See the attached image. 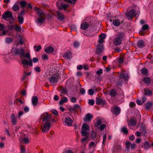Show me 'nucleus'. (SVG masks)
I'll use <instances>...</instances> for the list:
<instances>
[{
	"label": "nucleus",
	"instance_id": "3",
	"mask_svg": "<svg viewBox=\"0 0 153 153\" xmlns=\"http://www.w3.org/2000/svg\"><path fill=\"white\" fill-rule=\"evenodd\" d=\"M24 48L21 47L20 48H15L13 49L14 53L17 55H19L21 56L24 55Z\"/></svg>",
	"mask_w": 153,
	"mask_h": 153
},
{
	"label": "nucleus",
	"instance_id": "28",
	"mask_svg": "<svg viewBox=\"0 0 153 153\" xmlns=\"http://www.w3.org/2000/svg\"><path fill=\"white\" fill-rule=\"evenodd\" d=\"M92 116L90 114H88L85 116V120L89 121L92 119Z\"/></svg>",
	"mask_w": 153,
	"mask_h": 153
},
{
	"label": "nucleus",
	"instance_id": "5",
	"mask_svg": "<svg viewBox=\"0 0 153 153\" xmlns=\"http://www.w3.org/2000/svg\"><path fill=\"white\" fill-rule=\"evenodd\" d=\"M59 75L56 74L52 75L49 78V82L51 83H55L57 82L58 80Z\"/></svg>",
	"mask_w": 153,
	"mask_h": 153
},
{
	"label": "nucleus",
	"instance_id": "33",
	"mask_svg": "<svg viewBox=\"0 0 153 153\" xmlns=\"http://www.w3.org/2000/svg\"><path fill=\"white\" fill-rule=\"evenodd\" d=\"M13 41V39L11 38L7 37L5 39V42L8 44L11 43Z\"/></svg>",
	"mask_w": 153,
	"mask_h": 153
},
{
	"label": "nucleus",
	"instance_id": "55",
	"mask_svg": "<svg viewBox=\"0 0 153 153\" xmlns=\"http://www.w3.org/2000/svg\"><path fill=\"white\" fill-rule=\"evenodd\" d=\"M23 140L25 143H27L29 142V140L28 138L27 137H25L23 139Z\"/></svg>",
	"mask_w": 153,
	"mask_h": 153
},
{
	"label": "nucleus",
	"instance_id": "57",
	"mask_svg": "<svg viewBox=\"0 0 153 153\" xmlns=\"http://www.w3.org/2000/svg\"><path fill=\"white\" fill-rule=\"evenodd\" d=\"M94 93L93 90L92 89H90L88 91V93L90 95H93Z\"/></svg>",
	"mask_w": 153,
	"mask_h": 153
},
{
	"label": "nucleus",
	"instance_id": "63",
	"mask_svg": "<svg viewBox=\"0 0 153 153\" xmlns=\"http://www.w3.org/2000/svg\"><path fill=\"white\" fill-rule=\"evenodd\" d=\"M38 61V59L36 57L33 58V63H36Z\"/></svg>",
	"mask_w": 153,
	"mask_h": 153
},
{
	"label": "nucleus",
	"instance_id": "6",
	"mask_svg": "<svg viewBox=\"0 0 153 153\" xmlns=\"http://www.w3.org/2000/svg\"><path fill=\"white\" fill-rule=\"evenodd\" d=\"M51 124L49 122H47L46 123L43 125L42 127V131L43 133H46L49 130Z\"/></svg>",
	"mask_w": 153,
	"mask_h": 153
},
{
	"label": "nucleus",
	"instance_id": "16",
	"mask_svg": "<svg viewBox=\"0 0 153 153\" xmlns=\"http://www.w3.org/2000/svg\"><path fill=\"white\" fill-rule=\"evenodd\" d=\"M38 101V98L37 96H33L32 97V102L34 106H36L37 105Z\"/></svg>",
	"mask_w": 153,
	"mask_h": 153
},
{
	"label": "nucleus",
	"instance_id": "4",
	"mask_svg": "<svg viewBox=\"0 0 153 153\" xmlns=\"http://www.w3.org/2000/svg\"><path fill=\"white\" fill-rule=\"evenodd\" d=\"M56 6L59 9H65L68 7V5L62 2V0H59L56 3Z\"/></svg>",
	"mask_w": 153,
	"mask_h": 153
},
{
	"label": "nucleus",
	"instance_id": "51",
	"mask_svg": "<svg viewBox=\"0 0 153 153\" xmlns=\"http://www.w3.org/2000/svg\"><path fill=\"white\" fill-rule=\"evenodd\" d=\"M70 29L72 30H75L76 29V26L74 25H72L70 26Z\"/></svg>",
	"mask_w": 153,
	"mask_h": 153
},
{
	"label": "nucleus",
	"instance_id": "13",
	"mask_svg": "<svg viewBox=\"0 0 153 153\" xmlns=\"http://www.w3.org/2000/svg\"><path fill=\"white\" fill-rule=\"evenodd\" d=\"M120 77L121 78L124 79L125 81L127 80L129 78L128 74L125 72H122L120 75Z\"/></svg>",
	"mask_w": 153,
	"mask_h": 153
},
{
	"label": "nucleus",
	"instance_id": "30",
	"mask_svg": "<svg viewBox=\"0 0 153 153\" xmlns=\"http://www.w3.org/2000/svg\"><path fill=\"white\" fill-rule=\"evenodd\" d=\"M120 24V21L118 19H115L113 21V24L115 26H118Z\"/></svg>",
	"mask_w": 153,
	"mask_h": 153
},
{
	"label": "nucleus",
	"instance_id": "14",
	"mask_svg": "<svg viewBox=\"0 0 153 153\" xmlns=\"http://www.w3.org/2000/svg\"><path fill=\"white\" fill-rule=\"evenodd\" d=\"M58 16V19L60 21H62L65 19V16L61 13L59 11L56 12Z\"/></svg>",
	"mask_w": 153,
	"mask_h": 153
},
{
	"label": "nucleus",
	"instance_id": "27",
	"mask_svg": "<svg viewBox=\"0 0 153 153\" xmlns=\"http://www.w3.org/2000/svg\"><path fill=\"white\" fill-rule=\"evenodd\" d=\"M153 105V104L151 102H147L146 104V108L147 109L149 110L151 108Z\"/></svg>",
	"mask_w": 153,
	"mask_h": 153
},
{
	"label": "nucleus",
	"instance_id": "20",
	"mask_svg": "<svg viewBox=\"0 0 153 153\" xmlns=\"http://www.w3.org/2000/svg\"><path fill=\"white\" fill-rule=\"evenodd\" d=\"M51 116L49 114H47L44 116L43 121H46L47 122L51 121Z\"/></svg>",
	"mask_w": 153,
	"mask_h": 153
},
{
	"label": "nucleus",
	"instance_id": "18",
	"mask_svg": "<svg viewBox=\"0 0 153 153\" xmlns=\"http://www.w3.org/2000/svg\"><path fill=\"white\" fill-rule=\"evenodd\" d=\"M65 122L66 125L68 126H70L72 123V121L70 117H67L65 118Z\"/></svg>",
	"mask_w": 153,
	"mask_h": 153
},
{
	"label": "nucleus",
	"instance_id": "52",
	"mask_svg": "<svg viewBox=\"0 0 153 153\" xmlns=\"http://www.w3.org/2000/svg\"><path fill=\"white\" fill-rule=\"evenodd\" d=\"M34 48H36V51H39L41 48V47L40 45L39 46H34Z\"/></svg>",
	"mask_w": 153,
	"mask_h": 153
},
{
	"label": "nucleus",
	"instance_id": "25",
	"mask_svg": "<svg viewBox=\"0 0 153 153\" xmlns=\"http://www.w3.org/2000/svg\"><path fill=\"white\" fill-rule=\"evenodd\" d=\"M45 19L42 17L41 16H39V18H38L37 20L36 21L37 23H42L44 21Z\"/></svg>",
	"mask_w": 153,
	"mask_h": 153
},
{
	"label": "nucleus",
	"instance_id": "22",
	"mask_svg": "<svg viewBox=\"0 0 153 153\" xmlns=\"http://www.w3.org/2000/svg\"><path fill=\"white\" fill-rule=\"evenodd\" d=\"M64 57L67 59H70L72 57V54L69 52L65 53L63 54Z\"/></svg>",
	"mask_w": 153,
	"mask_h": 153
},
{
	"label": "nucleus",
	"instance_id": "11",
	"mask_svg": "<svg viewBox=\"0 0 153 153\" xmlns=\"http://www.w3.org/2000/svg\"><path fill=\"white\" fill-rule=\"evenodd\" d=\"M111 111L113 113L116 115H118L120 113V108L119 107L116 106L112 107L111 109Z\"/></svg>",
	"mask_w": 153,
	"mask_h": 153
},
{
	"label": "nucleus",
	"instance_id": "43",
	"mask_svg": "<svg viewBox=\"0 0 153 153\" xmlns=\"http://www.w3.org/2000/svg\"><path fill=\"white\" fill-rule=\"evenodd\" d=\"M22 56H23L24 57L26 58L27 59H30V55L29 53H27L25 54V53L24 52V55Z\"/></svg>",
	"mask_w": 153,
	"mask_h": 153
},
{
	"label": "nucleus",
	"instance_id": "8",
	"mask_svg": "<svg viewBox=\"0 0 153 153\" xmlns=\"http://www.w3.org/2000/svg\"><path fill=\"white\" fill-rule=\"evenodd\" d=\"M22 64L24 65V67H25V65H28L33 66V63L32 60L31 59H30L28 60L26 59H22L21 61Z\"/></svg>",
	"mask_w": 153,
	"mask_h": 153
},
{
	"label": "nucleus",
	"instance_id": "64",
	"mask_svg": "<svg viewBox=\"0 0 153 153\" xmlns=\"http://www.w3.org/2000/svg\"><path fill=\"white\" fill-rule=\"evenodd\" d=\"M21 151L22 152H25V148L24 147L22 146V145H21Z\"/></svg>",
	"mask_w": 153,
	"mask_h": 153
},
{
	"label": "nucleus",
	"instance_id": "38",
	"mask_svg": "<svg viewBox=\"0 0 153 153\" xmlns=\"http://www.w3.org/2000/svg\"><path fill=\"white\" fill-rule=\"evenodd\" d=\"M13 9L14 11H17L19 9V7L17 4H15L13 6Z\"/></svg>",
	"mask_w": 153,
	"mask_h": 153
},
{
	"label": "nucleus",
	"instance_id": "29",
	"mask_svg": "<svg viewBox=\"0 0 153 153\" xmlns=\"http://www.w3.org/2000/svg\"><path fill=\"white\" fill-rule=\"evenodd\" d=\"M143 81L147 84H150L151 82L150 78L148 77L144 78L143 79Z\"/></svg>",
	"mask_w": 153,
	"mask_h": 153
},
{
	"label": "nucleus",
	"instance_id": "60",
	"mask_svg": "<svg viewBox=\"0 0 153 153\" xmlns=\"http://www.w3.org/2000/svg\"><path fill=\"white\" fill-rule=\"evenodd\" d=\"M79 107V105H78L77 104H75L73 106V108H71V109L73 110H74L75 109L78 108Z\"/></svg>",
	"mask_w": 153,
	"mask_h": 153
},
{
	"label": "nucleus",
	"instance_id": "23",
	"mask_svg": "<svg viewBox=\"0 0 153 153\" xmlns=\"http://www.w3.org/2000/svg\"><path fill=\"white\" fill-rule=\"evenodd\" d=\"M137 45L138 47L140 48H143L145 46V44L143 40H140L138 41Z\"/></svg>",
	"mask_w": 153,
	"mask_h": 153
},
{
	"label": "nucleus",
	"instance_id": "45",
	"mask_svg": "<svg viewBox=\"0 0 153 153\" xmlns=\"http://www.w3.org/2000/svg\"><path fill=\"white\" fill-rule=\"evenodd\" d=\"M106 134L105 133L103 137V141L102 142L103 144H105V143L106 141Z\"/></svg>",
	"mask_w": 153,
	"mask_h": 153
},
{
	"label": "nucleus",
	"instance_id": "17",
	"mask_svg": "<svg viewBox=\"0 0 153 153\" xmlns=\"http://www.w3.org/2000/svg\"><path fill=\"white\" fill-rule=\"evenodd\" d=\"M10 117L12 124L13 125H15L17 123V120L15 114H12Z\"/></svg>",
	"mask_w": 153,
	"mask_h": 153
},
{
	"label": "nucleus",
	"instance_id": "48",
	"mask_svg": "<svg viewBox=\"0 0 153 153\" xmlns=\"http://www.w3.org/2000/svg\"><path fill=\"white\" fill-rule=\"evenodd\" d=\"M106 127V126L104 124H101L100 127H99V128L100 130L101 131L103 130Z\"/></svg>",
	"mask_w": 153,
	"mask_h": 153
},
{
	"label": "nucleus",
	"instance_id": "19",
	"mask_svg": "<svg viewBox=\"0 0 153 153\" xmlns=\"http://www.w3.org/2000/svg\"><path fill=\"white\" fill-rule=\"evenodd\" d=\"M89 24L86 22H84L81 24V28L83 30H85L89 27Z\"/></svg>",
	"mask_w": 153,
	"mask_h": 153
},
{
	"label": "nucleus",
	"instance_id": "31",
	"mask_svg": "<svg viewBox=\"0 0 153 153\" xmlns=\"http://www.w3.org/2000/svg\"><path fill=\"white\" fill-rule=\"evenodd\" d=\"M18 19L19 22L20 24H22L23 23L24 21V19L23 17L20 15H19L18 16Z\"/></svg>",
	"mask_w": 153,
	"mask_h": 153
},
{
	"label": "nucleus",
	"instance_id": "9",
	"mask_svg": "<svg viewBox=\"0 0 153 153\" xmlns=\"http://www.w3.org/2000/svg\"><path fill=\"white\" fill-rule=\"evenodd\" d=\"M126 15L128 18H132L133 16H136L135 10L134 9L131 10L128 13H126Z\"/></svg>",
	"mask_w": 153,
	"mask_h": 153
},
{
	"label": "nucleus",
	"instance_id": "44",
	"mask_svg": "<svg viewBox=\"0 0 153 153\" xmlns=\"http://www.w3.org/2000/svg\"><path fill=\"white\" fill-rule=\"evenodd\" d=\"M87 135H88V136H84L85 137L82 139L81 140V142L82 143H83L84 141H86L88 139L89 134H87Z\"/></svg>",
	"mask_w": 153,
	"mask_h": 153
},
{
	"label": "nucleus",
	"instance_id": "7",
	"mask_svg": "<svg viewBox=\"0 0 153 153\" xmlns=\"http://www.w3.org/2000/svg\"><path fill=\"white\" fill-rule=\"evenodd\" d=\"M104 48L103 45L102 44H98L97 45L96 53L98 56L102 55L101 54Z\"/></svg>",
	"mask_w": 153,
	"mask_h": 153
},
{
	"label": "nucleus",
	"instance_id": "1",
	"mask_svg": "<svg viewBox=\"0 0 153 153\" xmlns=\"http://www.w3.org/2000/svg\"><path fill=\"white\" fill-rule=\"evenodd\" d=\"M125 36L124 34L122 32H119L116 34V37L114 39L113 43L114 45L118 46L120 45Z\"/></svg>",
	"mask_w": 153,
	"mask_h": 153
},
{
	"label": "nucleus",
	"instance_id": "37",
	"mask_svg": "<svg viewBox=\"0 0 153 153\" xmlns=\"http://www.w3.org/2000/svg\"><path fill=\"white\" fill-rule=\"evenodd\" d=\"M37 12V13L39 15V16H41L42 15H45L41 9L40 8H39Z\"/></svg>",
	"mask_w": 153,
	"mask_h": 153
},
{
	"label": "nucleus",
	"instance_id": "12",
	"mask_svg": "<svg viewBox=\"0 0 153 153\" xmlns=\"http://www.w3.org/2000/svg\"><path fill=\"white\" fill-rule=\"evenodd\" d=\"M96 102L97 105L101 104L102 105H104L106 104V102L105 100H103L101 98H97Z\"/></svg>",
	"mask_w": 153,
	"mask_h": 153
},
{
	"label": "nucleus",
	"instance_id": "39",
	"mask_svg": "<svg viewBox=\"0 0 153 153\" xmlns=\"http://www.w3.org/2000/svg\"><path fill=\"white\" fill-rule=\"evenodd\" d=\"M130 124L132 126H134L135 125L136 122L134 120L131 119L130 120Z\"/></svg>",
	"mask_w": 153,
	"mask_h": 153
},
{
	"label": "nucleus",
	"instance_id": "62",
	"mask_svg": "<svg viewBox=\"0 0 153 153\" xmlns=\"http://www.w3.org/2000/svg\"><path fill=\"white\" fill-rule=\"evenodd\" d=\"M131 143L127 141L126 142V148H128L130 147Z\"/></svg>",
	"mask_w": 153,
	"mask_h": 153
},
{
	"label": "nucleus",
	"instance_id": "35",
	"mask_svg": "<svg viewBox=\"0 0 153 153\" xmlns=\"http://www.w3.org/2000/svg\"><path fill=\"white\" fill-rule=\"evenodd\" d=\"M145 94L146 95H151L152 93L151 91L148 89H145Z\"/></svg>",
	"mask_w": 153,
	"mask_h": 153
},
{
	"label": "nucleus",
	"instance_id": "24",
	"mask_svg": "<svg viewBox=\"0 0 153 153\" xmlns=\"http://www.w3.org/2000/svg\"><path fill=\"white\" fill-rule=\"evenodd\" d=\"M68 101V99L66 97H63L59 102V104L60 105H62L64 103Z\"/></svg>",
	"mask_w": 153,
	"mask_h": 153
},
{
	"label": "nucleus",
	"instance_id": "50",
	"mask_svg": "<svg viewBox=\"0 0 153 153\" xmlns=\"http://www.w3.org/2000/svg\"><path fill=\"white\" fill-rule=\"evenodd\" d=\"M79 43L77 42H75L74 43V47L75 48H78L79 45Z\"/></svg>",
	"mask_w": 153,
	"mask_h": 153
},
{
	"label": "nucleus",
	"instance_id": "15",
	"mask_svg": "<svg viewBox=\"0 0 153 153\" xmlns=\"http://www.w3.org/2000/svg\"><path fill=\"white\" fill-rule=\"evenodd\" d=\"M54 49L53 47L51 46H48L45 48V51L48 53H52L53 52Z\"/></svg>",
	"mask_w": 153,
	"mask_h": 153
},
{
	"label": "nucleus",
	"instance_id": "47",
	"mask_svg": "<svg viewBox=\"0 0 153 153\" xmlns=\"http://www.w3.org/2000/svg\"><path fill=\"white\" fill-rule=\"evenodd\" d=\"M64 0L66 1L69 2L70 3H71V4H73L74 5V4L76 1V0Z\"/></svg>",
	"mask_w": 153,
	"mask_h": 153
},
{
	"label": "nucleus",
	"instance_id": "42",
	"mask_svg": "<svg viewBox=\"0 0 153 153\" xmlns=\"http://www.w3.org/2000/svg\"><path fill=\"white\" fill-rule=\"evenodd\" d=\"M110 94L112 97H114L116 94V91L114 90H112L111 91Z\"/></svg>",
	"mask_w": 153,
	"mask_h": 153
},
{
	"label": "nucleus",
	"instance_id": "49",
	"mask_svg": "<svg viewBox=\"0 0 153 153\" xmlns=\"http://www.w3.org/2000/svg\"><path fill=\"white\" fill-rule=\"evenodd\" d=\"M42 59H43L47 60L48 59V56L45 54H42Z\"/></svg>",
	"mask_w": 153,
	"mask_h": 153
},
{
	"label": "nucleus",
	"instance_id": "56",
	"mask_svg": "<svg viewBox=\"0 0 153 153\" xmlns=\"http://www.w3.org/2000/svg\"><path fill=\"white\" fill-rule=\"evenodd\" d=\"M77 98L75 97H72L71 98V102L74 103L76 102Z\"/></svg>",
	"mask_w": 153,
	"mask_h": 153
},
{
	"label": "nucleus",
	"instance_id": "26",
	"mask_svg": "<svg viewBox=\"0 0 153 153\" xmlns=\"http://www.w3.org/2000/svg\"><path fill=\"white\" fill-rule=\"evenodd\" d=\"M151 147V144L148 142H146L144 144L143 148L145 149H148Z\"/></svg>",
	"mask_w": 153,
	"mask_h": 153
},
{
	"label": "nucleus",
	"instance_id": "32",
	"mask_svg": "<svg viewBox=\"0 0 153 153\" xmlns=\"http://www.w3.org/2000/svg\"><path fill=\"white\" fill-rule=\"evenodd\" d=\"M97 135V133L96 132L94 131H92L91 132V137L92 139H94Z\"/></svg>",
	"mask_w": 153,
	"mask_h": 153
},
{
	"label": "nucleus",
	"instance_id": "53",
	"mask_svg": "<svg viewBox=\"0 0 153 153\" xmlns=\"http://www.w3.org/2000/svg\"><path fill=\"white\" fill-rule=\"evenodd\" d=\"M122 131L125 134H127L128 132V130L126 127H123L121 129Z\"/></svg>",
	"mask_w": 153,
	"mask_h": 153
},
{
	"label": "nucleus",
	"instance_id": "61",
	"mask_svg": "<svg viewBox=\"0 0 153 153\" xmlns=\"http://www.w3.org/2000/svg\"><path fill=\"white\" fill-rule=\"evenodd\" d=\"M15 29L16 31H18L20 30L21 29V27H20L17 25H15Z\"/></svg>",
	"mask_w": 153,
	"mask_h": 153
},
{
	"label": "nucleus",
	"instance_id": "10",
	"mask_svg": "<svg viewBox=\"0 0 153 153\" xmlns=\"http://www.w3.org/2000/svg\"><path fill=\"white\" fill-rule=\"evenodd\" d=\"M2 17L5 19H6L7 18H10L13 19L12 13L11 12L7 11L4 12L2 15Z\"/></svg>",
	"mask_w": 153,
	"mask_h": 153
},
{
	"label": "nucleus",
	"instance_id": "41",
	"mask_svg": "<svg viewBox=\"0 0 153 153\" xmlns=\"http://www.w3.org/2000/svg\"><path fill=\"white\" fill-rule=\"evenodd\" d=\"M99 37L100 38L104 40L105 38L106 37V35L105 34L102 33L99 35Z\"/></svg>",
	"mask_w": 153,
	"mask_h": 153
},
{
	"label": "nucleus",
	"instance_id": "46",
	"mask_svg": "<svg viewBox=\"0 0 153 153\" xmlns=\"http://www.w3.org/2000/svg\"><path fill=\"white\" fill-rule=\"evenodd\" d=\"M149 27V25L147 24L144 25L142 26V29L143 30H147Z\"/></svg>",
	"mask_w": 153,
	"mask_h": 153
},
{
	"label": "nucleus",
	"instance_id": "2",
	"mask_svg": "<svg viewBox=\"0 0 153 153\" xmlns=\"http://www.w3.org/2000/svg\"><path fill=\"white\" fill-rule=\"evenodd\" d=\"M89 129V126L86 123H84L83 124L82 127V136H88V133L87 131Z\"/></svg>",
	"mask_w": 153,
	"mask_h": 153
},
{
	"label": "nucleus",
	"instance_id": "40",
	"mask_svg": "<svg viewBox=\"0 0 153 153\" xmlns=\"http://www.w3.org/2000/svg\"><path fill=\"white\" fill-rule=\"evenodd\" d=\"M141 73L144 75H146L147 73V70L145 68H143L141 71Z\"/></svg>",
	"mask_w": 153,
	"mask_h": 153
},
{
	"label": "nucleus",
	"instance_id": "58",
	"mask_svg": "<svg viewBox=\"0 0 153 153\" xmlns=\"http://www.w3.org/2000/svg\"><path fill=\"white\" fill-rule=\"evenodd\" d=\"M88 103L90 105H92L94 104V101L93 100H90L89 101Z\"/></svg>",
	"mask_w": 153,
	"mask_h": 153
},
{
	"label": "nucleus",
	"instance_id": "59",
	"mask_svg": "<svg viewBox=\"0 0 153 153\" xmlns=\"http://www.w3.org/2000/svg\"><path fill=\"white\" fill-rule=\"evenodd\" d=\"M24 110L25 112H27L29 111V108L27 106H26L24 107Z\"/></svg>",
	"mask_w": 153,
	"mask_h": 153
},
{
	"label": "nucleus",
	"instance_id": "54",
	"mask_svg": "<svg viewBox=\"0 0 153 153\" xmlns=\"http://www.w3.org/2000/svg\"><path fill=\"white\" fill-rule=\"evenodd\" d=\"M62 68V66L59 65H57L56 66V71H59L61 70Z\"/></svg>",
	"mask_w": 153,
	"mask_h": 153
},
{
	"label": "nucleus",
	"instance_id": "21",
	"mask_svg": "<svg viewBox=\"0 0 153 153\" xmlns=\"http://www.w3.org/2000/svg\"><path fill=\"white\" fill-rule=\"evenodd\" d=\"M102 123V119L100 118H97V119L96 122L95 124V126L97 128Z\"/></svg>",
	"mask_w": 153,
	"mask_h": 153
},
{
	"label": "nucleus",
	"instance_id": "34",
	"mask_svg": "<svg viewBox=\"0 0 153 153\" xmlns=\"http://www.w3.org/2000/svg\"><path fill=\"white\" fill-rule=\"evenodd\" d=\"M19 4L21 6V7L22 8H23L26 5L27 3L25 1H22L19 2Z\"/></svg>",
	"mask_w": 153,
	"mask_h": 153
},
{
	"label": "nucleus",
	"instance_id": "36",
	"mask_svg": "<svg viewBox=\"0 0 153 153\" xmlns=\"http://www.w3.org/2000/svg\"><path fill=\"white\" fill-rule=\"evenodd\" d=\"M31 72H26L25 71L24 72L23 77L22 78V79L24 80L25 78L27 76L30 75L31 74Z\"/></svg>",
	"mask_w": 153,
	"mask_h": 153
}]
</instances>
